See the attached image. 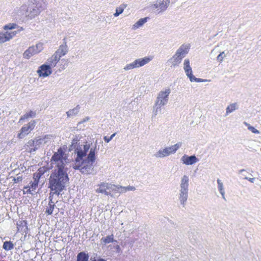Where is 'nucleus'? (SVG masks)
I'll return each instance as SVG.
<instances>
[{
    "mask_svg": "<svg viewBox=\"0 0 261 261\" xmlns=\"http://www.w3.org/2000/svg\"><path fill=\"white\" fill-rule=\"evenodd\" d=\"M53 171L49 178V188L51 194L59 195L68 181L67 171L70 167L69 160L63 149L60 148L54 153L50 159Z\"/></svg>",
    "mask_w": 261,
    "mask_h": 261,
    "instance_id": "obj_1",
    "label": "nucleus"
},
{
    "mask_svg": "<svg viewBox=\"0 0 261 261\" xmlns=\"http://www.w3.org/2000/svg\"><path fill=\"white\" fill-rule=\"evenodd\" d=\"M96 142L90 146L86 144L77 147L75 150L77 156L72 167L75 170H79L83 174H95V171L93 164L95 161V152L96 150Z\"/></svg>",
    "mask_w": 261,
    "mask_h": 261,
    "instance_id": "obj_2",
    "label": "nucleus"
},
{
    "mask_svg": "<svg viewBox=\"0 0 261 261\" xmlns=\"http://www.w3.org/2000/svg\"><path fill=\"white\" fill-rule=\"evenodd\" d=\"M47 4L44 0H29L27 4H23L16 10L17 14L32 19L38 16L45 10Z\"/></svg>",
    "mask_w": 261,
    "mask_h": 261,
    "instance_id": "obj_3",
    "label": "nucleus"
},
{
    "mask_svg": "<svg viewBox=\"0 0 261 261\" xmlns=\"http://www.w3.org/2000/svg\"><path fill=\"white\" fill-rule=\"evenodd\" d=\"M189 187V176L186 175H184L180 178L178 194V199L180 204L183 207L185 206L188 200Z\"/></svg>",
    "mask_w": 261,
    "mask_h": 261,
    "instance_id": "obj_4",
    "label": "nucleus"
},
{
    "mask_svg": "<svg viewBox=\"0 0 261 261\" xmlns=\"http://www.w3.org/2000/svg\"><path fill=\"white\" fill-rule=\"evenodd\" d=\"M189 45H181L176 51L175 54L168 60L171 67H177L181 63L182 59L186 57L189 51Z\"/></svg>",
    "mask_w": 261,
    "mask_h": 261,
    "instance_id": "obj_5",
    "label": "nucleus"
},
{
    "mask_svg": "<svg viewBox=\"0 0 261 261\" xmlns=\"http://www.w3.org/2000/svg\"><path fill=\"white\" fill-rule=\"evenodd\" d=\"M98 186V188L96 190V192L103 194L106 196L113 197L112 192L116 191V185L111 183L102 182Z\"/></svg>",
    "mask_w": 261,
    "mask_h": 261,
    "instance_id": "obj_6",
    "label": "nucleus"
},
{
    "mask_svg": "<svg viewBox=\"0 0 261 261\" xmlns=\"http://www.w3.org/2000/svg\"><path fill=\"white\" fill-rule=\"evenodd\" d=\"M43 44L42 43H38L36 45H33L29 47L23 53L24 58L29 59L33 56L39 53L43 49Z\"/></svg>",
    "mask_w": 261,
    "mask_h": 261,
    "instance_id": "obj_7",
    "label": "nucleus"
},
{
    "mask_svg": "<svg viewBox=\"0 0 261 261\" xmlns=\"http://www.w3.org/2000/svg\"><path fill=\"white\" fill-rule=\"evenodd\" d=\"M170 93L171 90L169 88L160 91L155 102L157 103L158 105H166L168 103L169 95Z\"/></svg>",
    "mask_w": 261,
    "mask_h": 261,
    "instance_id": "obj_8",
    "label": "nucleus"
},
{
    "mask_svg": "<svg viewBox=\"0 0 261 261\" xmlns=\"http://www.w3.org/2000/svg\"><path fill=\"white\" fill-rule=\"evenodd\" d=\"M170 0H156L155 2L150 6L152 10H156L158 13L165 11L168 7Z\"/></svg>",
    "mask_w": 261,
    "mask_h": 261,
    "instance_id": "obj_9",
    "label": "nucleus"
},
{
    "mask_svg": "<svg viewBox=\"0 0 261 261\" xmlns=\"http://www.w3.org/2000/svg\"><path fill=\"white\" fill-rule=\"evenodd\" d=\"M36 121L35 120H31L29 123L24 125L20 130L18 137L22 139L28 135L35 127Z\"/></svg>",
    "mask_w": 261,
    "mask_h": 261,
    "instance_id": "obj_10",
    "label": "nucleus"
},
{
    "mask_svg": "<svg viewBox=\"0 0 261 261\" xmlns=\"http://www.w3.org/2000/svg\"><path fill=\"white\" fill-rule=\"evenodd\" d=\"M53 139V136L50 135H47L42 138L35 139V141H37V143L35 145V148L31 149L30 152H31L32 151H35L40 147L41 145H44L50 143Z\"/></svg>",
    "mask_w": 261,
    "mask_h": 261,
    "instance_id": "obj_11",
    "label": "nucleus"
},
{
    "mask_svg": "<svg viewBox=\"0 0 261 261\" xmlns=\"http://www.w3.org/2000/svg\"><path fill=\"white\" fill-rule=\"evenodd\" d=\"M39 77H47L52 73L51 68L46 64L41 65L37 71Z\"/></svg>",
    "mask_w": 261,
    "mask_h": 261,
    "instance_id": "obj_12",
    "label": "nucleus"
},
{
    "mask_svg": "<svg viewBox=\"0 0 261 261\" xmlns=\"http://www.w3.org/2000/svg\"><path fill=\"white\" fill-rule=\"evenodd\" d=\"M153 59L151 56H146L143 58H138L135 60L137 68L142 67L149 63Z\"/></svg>",
    "mask_w": 261,
    "mask_h": 261,
    "instance_id": "obj_13",
    "label": "nucleus"
},
{
    "mask_svg": "<svg viewBox=\"0 0 261 261\" xmlns=\"http://www.w3.org/2000/svg\"><path fill=\"white\" fill-rule=\"evenodd\" d=\"M181 161L184 164L192 165L197 163L198 161V159L194 155L188 156L185 154L181 157Z\"/></svg>",
    "mask_w": 261,
    "mask_h": 261,
    "instance_id": "obj_14",
    "label": "nucleus"
},
{
    "mask_svg": "<svg viewBox=\"0 0 261 261\" xmlns=\"http://www.w3.org/2000/svg\"><path fill=\"white\" fill-rule=\"evenodd\" d=\"M16 33V31L6 32L5 33L0 32V43L10 40Z\"/></svg>",
    "mask_w": 261,
    "mask_h": 261,
    "instance_id": "obj_15",
    "label": "nucleus"
},
{
    "mask_svg": "<svg viewBox=\"0 0 261 261\" xmlns=\"http://www.w3.org/2000/svg\"><path fill=\"white\" fill-rule=\"evenodd\" d=\"M64 43L60 45L59 48L54 53L60 59L62 57L65 56L68 51L65 39H64Z\"/></svg>",
    "mask_w": 261,
    "mask_h": 261,
    "instance_id": "obj_16",
    "label": "nucleus"
},
{
    "mask_svg": "<svg viewBox=\"0 0 261 261\" xmlns=\"http://www.w3.org/2000/svg\"><path fill=\"white\" fill-rule=\"evenodd\" d=\"M49 196V203L48 206L46 207L45 213L48 215H51L56 207L55 202L53 201V196L54 194H51V193H50Z\"/></svg>",
    "mask_w": 261,
    "mask_h": 261,
    "instance_id": "obj_17",
    "label": "nucleus"
},
{
    "mask_svg": "<svg viewBox=\"0 0 261 261\" xmlns=\"http://www.w3.org/2000/svg\"><path fill=\"white\" fill-rule=\"evenodd\" d=\"M184 69L185 70L186 75L189 79L190 77H192L193 75L192 69L190 65V61L188 59H186L184 60Z\"/></svg>",
    "mask_w": 261,
    "mask_h": 261,
    "instance_id": "obj_18",
    "label": "nucleus"
},
{
    "mask_svg": "<svg viewBox=\"0 0 261 261\" xmlns=\"http://www.w3.org/2000/svg\"><path fill=\"white\" fill-rule=\"evenodd\" d=\"M60 60L59 57L54 54L51 57L48 59L46 64L51 68L55 67Z\"/></svg>",
    "mask_w": 261,
    "mask_h": 261,
    "instance_id": "obj_19",
    "label": "nucleus"
},
{
    "mask_svg": "<svg viewBox=\"0 0 261 261\" xmlns=\"http://www.w3.org/2000/svg\"><path fill=\"white\" fill-rule=\"evenodd\" d=\"M168 149L167 147L164 148H161L158 151H156L154 156L158 158H163L170 155Z\"/></svg>",
    "mask_w": 261,
    "mask_h": 261,
    "instance_id": "obj_20",
    "label": "nucleus"
},
{
    "mask_svg": "<svg viewBox=\"0 0 261 261\" xmlns=\"http://www.w3.org/2000/svg\"><path fill=\"white\" fill-rule=\"evenodd\" d=\"M148 17H145L140 19L132 26V29L136 30L137 29L142 27L148 20Z\"/></svg>",
    "mask_w": 261,
    "mask_h": 261,
    "instance_id": "obj_21",
    "label": "nucleus"
},
{
    "mask_svg": "<svg viewBox=\"0 0 261 261\" xmlns=\"http://www.w3.org/2000/svg\"><path fill=\"white\" fill-rule=\"evenodd\" d=\"M114 242H116L117 241L114 240V235L113 234H112L111 235L108 236L106 237H103L100 240L101 244L104 245Z\"/></svg>",
    "mask_w": 261,
    "mask_h": 261,
    "instance_id": "obj_22",
    "label": "nucleus"
},
{
    "mask_svg": "<svg viewBox=\"0 0 261 261\" xmlns=\"http://www.w3.org/2000/svg\"><path fill=\"white\" fill-rule=\"evenodd\" d=\"M238 109V105L237 103L234 102L230 104L226 108L225 116H228L230 113H231Z\"/></svg>",
    "mask_w": 261,
    "mask_h": 261,
    "instance_id": "obj_23",
    "label": "nucleus"
},
{
    "mask_svg": "<svg viewBox=\"0 0 261 261\" xmlns=\"http://www.w3.org/2000/svg\"><path fill=\"white\" fill-rule=\"evenodd\" d=\"M181 142H178L173 145L166 147L168 149L169 154L171 155L172 154L175 153L176 151L181 146Z\"/></svg>",
    "mask_w": 261,
    "mask_h": 261,
    "instance_id": "obj_24",
    "label": "nucleus"
},
{
    "mask_svg": "<svg viewBox=\"0 0 261 261\" xmlns=\"http://www.w3.org/2000/svg\"><path fill=\"white\" fill-rule=\"evenodd\" d=\"M217 182L218 184V190L221 194L222 197L223 199L226 200L225 197V189L224 188L223 183L222 182V180L220 179H218L217 180Z\"/></svg>",
    "mask_w": 261,
    "mask_h": 261,
    "instance_id": "obj_25",
    "label": "nucleus"
},
{
    "mask_svg": "<svg viewBox=\"0 0 261 261\" xmlns=\"http://www.w3.org/2000/svg\"><path fill=\"white\" fill-rule=\"evenodd\" d=\"M80 108L81 107L80 105H77L73 109L69 110L66 112L67 117H71L76 115L79 113Z\"/></svg>",
    "mask_w": 261,
    "mask_h": 261,
    "instance_id": "obj_26",
    "label": "nucleus"
},
{
    "mask_svg": "<svg viewBox=\"0 0 261 261\" xmlns=\"http://www.w3.org/2000/svg\"><path fill=\"white\" fill-rule=\"evenodd\" d=\"M38 182H39V181L34 179L33 181H31L30 182V184H31L30 187H25L24 188L25 189H28L29 188V189L27 191V193H29L30 194H32L31 192L36 190V189L38 187Z\"/></svg>",
    "mask_w": 261,
    "mask_h": 261,
    "instance_id": "obj_27",
    "label": "nucleus"
},
{
    "mask_svg": "<svg viewBox=\"0 0 261 261\" xmlns=\"http://www.w3.org/2000/svg\"><path fill=\"white\" fill-rule=\"evenodd\" d=\"M35 116L36 113L32 111H30L29 112L26 113L25 114L21 116L20 118L19 119V122L20 123L21 121L29 119L30 118L35 117Z\"/></svg>",
    "mask_w": 261,
    "mask_h": 261,
    "instance_id": "obj_28",
    "label": "nucleus"
},
{
    "mask_svg": "<svg viewBox=\"0 0 261 261\" xmlns=\"http://www.w3.org/2000/svg\"><path fill=\"white\" fill-rule=\"evenodd\" d=\"M89 256L84 252H81L77 255V261H88Z\"/></svg>",
    "mask_w": 261,
    "mask_h": 261,
    "instance_id": "obj_29",
    "label": "nucleus"
},
{
    "mask_svg": "<svg viewBox=\"0 0 261 261\" xmlns=\"http://www.w3.org/2000/svg\"><path fill=\"white\" fill-rule=\"evenodd\" d=\"M163 105H158L157 103L155 102L154 105L153 106V116H155L159 114H161L162 113V107Z\"/></svg>",
    "mask_w": 261,
    "mask_h": 261,
    "instance_id": "obj_30",
    "label": "nucleus"
},
{
    "mask_svg": "<svg viewBox=\"0 0 261 261\" xmlns=\"http://www.w3.org/2000/svg\"><path fill=\"white\" fill-rule=\"evenodd\" d=\"M126 7V5H121L119 7L116 9V12L114 14L115 17L118 16L120 14L123 13L124 9Z\"/></svg>",
    "mask_w": 261,
    "mask_h": 261,
    "instance_id": "obj_31",
    "label": "nucleus"
},
{
    "mask_svg": "<svg viewBox=\"0 0 261 261\" xmlns=\"http://www.w3.org/2000/svg\"><path fill=\"white\" fill-rule=\"evenodd\" d=\"M3 248L5 250H11L14 248V245L11 241H6L4 243Z\"/></svg>",
    "mask_w": 261,
    "mask_h": 261,
    "instance_id": "obj_32",
    "label": "nucleus"
},
{
    "mask_svg": "<svg viewBox=\"0 0 261 261\" xmlns=\"http://www.w3.org/2000/svg\"><path fill=\"white\" fill-rule=\"evenodd\" d=\"M137 68L135 60L129 64H126L123 68L125 71H128L133 69Z\"/></svg>",
    "mask_w": 261,
    "mask_h": 261,
    "instance_id": "obj_33",
    "label": "nucleus"
},
{
    "mask_svg": "<svg viewBox=\"0 0 261 261\" xmlns=\"http://www.w3.org/2000/svg\"><path fill=\"white\" fill-rule=\"evenodd\" d=\"M244 124L247 127V128L251 131L252 133L254 134H259V132L256 128H255L253 126L250 125L249 123L246 122H244Z\"/></svg>",
    "mask_w": 261,
    "mask_h": 261,
    "instance_id": "obj_34",
    "label": "nucleus"
},
{
    "mask_svg": "<svg viewBox=\"0 0 261 261\" xmlns=\"http://www.w3.org/2000/svg\"><path fill=\"white\" fill-rule=\"evenodd\" d=\"M115 192H118L120 194L124 193L127 192L126 187H123L119 185H116V191Z\"/></svg>",
    "mask_w": 261,
    "mask_h": 261,
    "instance_id": "obj_35",
    "label": "nucleus"
},
{
    "mask_svg": "<svg viewBox=\"0 0 261 261\" xmlns=\"http://www.w3.org/2000/svg\"><path fill=\"white\" fill-rule=\"evenodd\" d=\"M226 56L225 53L224 51L221 52L219 55L217 57V60L220 62L221 63L223 62V59Z\"/></svg>",
    "mask_w": 261,
    "mask_h": 261,
    "instance_id": "obj_36",
    "label": "nucleus"
},
{
    "mask_svg": "<svg viewBox=\"0 0 261 261\" xmlns=\"http://www.w3.org/2000/svg\"><path fill=\"white\" fill-rule=\"evenodd\" d=\"M190 81L191 82H195L199 83V82H206L207 80H203L202 79L197 78V77H195L194 75H193L192 77H190Z\"/></svg>",
    "mask_w": 261,
    "mask_h": 261,
    "instance_id": "obj_37",
    "label": "nucleus"
},
{
    "mask_svg": "<svg viewBox=\"0 0 261 261\" xmlns=\"http://www.w3.org/2000/svg\"><path fill=\"white\" fill-rule=\"evenodd\" d=\"M43 172H41L40 171L36 172L33 175V179L37 180L38 181L39 180V179L40 178L41 176L43 174Z\"/></svg>",
    "mask_w": 261,
    "mask_h": 261,
    "instance_id": "obj_38",
    "label": "nucleus"
},
{
    "mask_svg": "<svg viewBox=\"0 0 261 261\" xmlns=\"http://www.w3.org/2000/svg\"><path fill=\"white\" fill-rule=\"evenodd\" d=\"M17 26V25L16 24L10 23L8 25H5L4 28L5 30H7V29L12 30V29H15Z\"/></svg>",
    "mask_w": 261,
    "mask_h": 261,
    "instance_id": "obj_39",
    "label": "nucleus"
},
{
    "mask_svg": "<svg viewBox=\"0 0 261 261\" xmlns=\"http://www.w3.org/2000/svg\"><path fill=\"white\" fill-rule=\"evenodd\" d=\"M37 143V141H35V139L31 140L28 142L27 145L28 147H34V148H35V145Z\"/></svg>",
    "mask_w": 261,
    "mask_h": 261,
    "instance_id": "obj_40",
    "label": "nucleus"
},
{
    "mask_svg": "<svg viewBox=\"0 0 261 261\" xmlns=\"http://www.w3.org/2000/svg\"><path fill=\"white\" fill-rule=\"evenodd\" d=\"M116 135V133L113 134L110 137H104L103 139L107 143H109Z\"/></svg>",
    "mask_w": 261,
    "mask_h": 261,
    "instance_id": "obj_41",
    "label": "nucleus"
},
{
    "mask_svg": "<svg viewBox=\"0 0 261 261\" xmlns=\"http://www.w3.org/2000/svg\"><path fill=\"white\" fill-rule=\"evenodd\" d=\"M22 180V177L21 176H18L16 177H14L13 180L15 183H19Z\"/></svg>",
    "mask_w": 261,
    "mask_h": 261,
    "instance_id": "obj_42",
    "label": "nucleus"
},
{
    "mask_svg": "<svg viewBox=\"0 0 261 261\" xmlns=\"http://www.w3.org/2000/svg\"><path fill=\"white\" fill-rule=\"evenodd\" d=\"M76 143H77V140H73L72 142L71 145H70V146L69 148V150H72L73 149V148H75L76 145H75V144H76Z\"/></svg>",
    "mask_w": 261,
    "mask_h": 261,
    "instance_id": "obj_43",
    "label": "nucleus"
},
{
    "mask_svg": "<svg viewBox=\"0 0 261 261\" xmlns=\"http://www.w3.org/2000/svg\"><path fill=\"white\" fill-rule=\"evenodd\" d=\"M126 191H135L136 190V188L134 186H128L126 187Z\"/></svg>",
    "mask_w": 261,
    "mask_h": 261,
    "instance_id": "obj_44",
    "label": "nucleus"
},
{
    "mask_svg": "<svg viewBox=\"0 0 261 261\" xmlns=\"http://www.w3.org/2000/svg\"><path fill=\"white\" fill-rule=\"evenodd\" d=\"M244 179H247V180H249V181L250 182H251V183H253V182H254V181H255V178H248V177H246V176H245V177H244Z\"/></svg>",
    "mask_w": 261,
    "mask_h": 261,
    "instance_id": "obj_45",
    "label": "nucleus"
},
{
    "mask_svg": "<svg viewBox=\"0 0 261 261\" xmlns=\"http://www.w3.org/2000/svg\"><path fill=\"white\" fill-rule=\"evenodd\" d=\"M89 119V117H86L85 119H84L83 121H82L81 122H79V124H81L82 123H83L84 122H86V121H88Z\"/></svg>",
    "mask_w": 261,
    "mask_h": 261,
    "instance_id": "obj_46",
    "label": "nucleus"
},
{
    "mask_svg": "<svg viewBox=\"0 0 261 261\" xmlns=\"http://www.w3.org/2000/svg\"><path fill=\"white\" fill-rule=\"evenodd\" d=\"M116 249H117V251H119L120 249V247L119 245H117L116 246Z\"/></svg>",
    "mask_w": 261,
    "mask_h": 261,
    "instance_id": "obj_47",
    "label": "nucleus"
},
{
    "mask_svg": "<svg viewBox=\"0 0 261 261\" xmlns=\"http://www.w3.org/2000/svg\"><path fill=\"white\" fill-rule=\"evenodd\" d=\"M245 171V169H241V170H240L239 171V173H242V172Z\"/></svg>",
    "mask_w": 261,
    "mask_h": 261,
    "instance_id": "obj_48",
    "label": "nucleus"
}]
</instances>
